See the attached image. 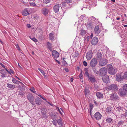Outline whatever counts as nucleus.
Instances as JSON below:
<instances>
[{"instance_id":"f257e3e1","label":"nucleus","mask_w":127,"mask_h":127,"mask_svg":"<svg viewBox=\"0 0 127 127\" xmlns=\"http://www.w3.org/2000/svg\"><path fill=\"white\" fill-rule=\"evenodd\" d=\"M108 68V71L109 74L111 75H114L115 74L117 71L116 68H114L111 64H108L107 65Z\"/></svg>"},{"instance_id":"f03ea898","label":"nucleus","mask_w":127,"mask_h":127,"mask_svg":"<svg viewBox=\"0 0 127 127\" xmlns=\"http://www.w3.org/2000/svg\"><path fill=\"white\" fill-rule=\"evenodd\" d=\"M123 89L119 90V93L120 95H125L127 94V84H124L123 86Z\"/></svg>"},{"instance_id":"7ed1b4c3","label":"nucleus","mask_w":127,"mask_h":127,"mask_svg":"<svg viewBox=\"0 0 127 127\" xmlns=\"http://www.w3.org/2000/svg\"><path fill=\"white\" fill-rule=\"evenodd\" d=\"M99 75L101 76H104L107 73V69L105 67H102L99 70Z\"/></svg>"},{"instance_id":"20e7f679","label":"nucleus","mask_w":127,"mask_h":127,"mask_svg":"<svg viewBox=\"0 0 127 127\" xmlns=\"http://www.w3.org/2000/svg\"><path fill=\"white\" fill-rule=\"evenodd\" d=\"M108 60L105 58H103L99 60L98 64L100 66H104L107 64Z\"/></svg>"},{"instance_id":"39448f33","label":"nucleus","mask_w":127,"mask_h":127,"mask_svg":"<svg viewBox=\"0 0 127 127\" xmlns=\"http://www.w3.org/2000/svg\"><path fill=\"white\" fill-rule=\"evenodd\" d=\"M107 89L108 91H116L118 90V88L116 84H112L108 87Z\"/></svg>"},{"instance_id":"423d86ee","label":"nucleus","mask_w":127,"mask_h":127,"mask_svg":"<svg viewBox=\"0 0 127 127\" xmlns=\"http://www.w3.org/2000/svg\"><path fill=\"white\" fill-rule=\"evenodd\" d=\"M97 59L95 58L92 59L90 62V66L92 68L95 67L97 64Z\"/></svg>"},{"instance_id":"0eeeda50","label":"nucleus","mask_w":127,"mask_h":127,"mask_svg":"<svg viewBox=\"0 0 127 127\" xmlns=\"http://www.w3.org/2000/svg\"><path fill=\"white\" fill-rule=\"evenodd\" d=\"M72 3L71 0H64V1L61 3L63 6H67L68 5H71Z\"/></svg>"},{"instance_id":"6e6552de","label":"nucleus","mask_w":127,"mask_h":127,"mask_svg":"<svg viewBox=\"0 0 127 127\" xmlns=\"http://www.w3.org/2000/svg\"><path fill=\"white\" fill-rule=\"evenodd\" d=\"M84 94L86 97H88V96L91 94L88 86L85 87L84 89Z\"/></svg>"},{"instance_id":"1a4fd4ad","label":"nucleus","mask_w":127,"mask_h":127,"mask_svg":"<svg viewBox=\"0 0 127 127\" xmlns=\"http://www.w3.org/2000/svg\"><path fill=\"white\" fill-rule=\"evenodd\" d=\"M27 99L31 103L32 102L34 99V98L32 93H29L27 95Z\"/></svg>"},{"instance_id":"9d476101","label":"nucleus","mask_w":127,"mask_h":127,"mask_svg":"<svg viewBox=\"0 0 127 127\" xmlns=\"http://www.w3.org/2000/svg\"><path fill=\"white\" fill-rule=\"evenodd\" d=\"M119 98L118 95L116 93L113 94L110 96L111 100L114 101L118 100Z\"/></svg>"},{"instance_id":"9b49d317","label":"nucleus","mask_w":127,"mask_h":127,"mask_svg":"<svg viewBox=\"0 0 127 127\" xmlns=\"http://www.w3.org/2000/svg\"><path fill=\"white\" fill-rule=\"evenodd\" d=\"M124 79V76H122L120 74H117L116 75V79L118 82L122 81Z\"/></svg>"},{"instance_id":"f8f14e48","label":"nucleus","mask_w":127,"mask_h":127,"mask_svg":"<svg viewBox=\"0 0 127 127\" xmlns=\"http://www.w3.org/2000/svg\"><path fill=\"white\" fill-rule=\"evenodd\" d=\"M93 52L92 50L88 51L86 54V58L87 60H90L92 57Z\"/></svg>"},{"instance_id":"ddd939ff","label":"nucleus","mask_w":127,"mask_h":127,"mask_svg":"<svg viewBox=\"0 0 127 127\" xmlns=\"http://www.w3.org/2000/svg\"><path fill=\"white\" fill-rule=\"evenodd\" d=\"M98 41V38L95 37L92 39L91 41V43L94 45H96Z\"/></svg>"},{"instance_id":"4468645a","label":"nucleus","mask_w":127,"mask_h":127,"mask_svg":"<svg viewBox=\"0 0 127 127\" xmlns=\"http://www.w3.org/2000/svg\"><path fill=\"white\" fill-rule=\"evenodd\" d=\"M102 116V115L99 112H97L94 115L95 118L98 120L100 119Z\"/></svg>"},{"instance_id":"2eb2a0df","label":"nucleus","mask_w":127,"mask_h":127,"mask_svg":"<svg viewBox=\"0 0 127 127\" xmlns=\"http://www.w3.org/2000/svg\"><path fill=\"white\" fill-rule=\"evenodd\" d=\"M94 32L96 34H98L100 32L101 30L99 28V26L98 25H97L95 27L94 30Z\"/></svg>"},{"instance_id":"dca6fc26","label":"nucleus","mask_w":127,"mask_h":127,"mask_svg":"<svg viewBox=\"0 0 127 127\" xmlns=\"http://www.w3.org/2000/svg\"><path fill=\"white\" fill-rule=\"evenodd\" d=\"M41 112L42 115V117L45 119H47L48 118V116L46 115V112L45 109H42L41 110Z\"/></svg>"},{"instance_id":"f3484780","label":"nucleus","mask_w":127,"mask_h":127,"mask_svg":"<svg viewBox=\"0 0 127 127\" xmlns=\"http://www.w3.org/2000/svg\"><path fill=\"white\" fill-rule=\"evenodd\" d=\"M103 77L102 78V80L104 83H108L110 82V80L108 76L107 75Z\"/></svg>"},{"instance_id":"a211bd4d","label":"nucleus","mask_w":127,"mask_h":127,"mask_svg":"<svg viewBox=\"0 0 127 127\" xmlns=\"http://www.w3.org/2000/svg\"><path fill=\"white\" fill-rule=\"evenodd\" d=\"M49 11V9L45 7L43 8L41 10V12L42 14L45 16L48 14Z\"/></svg>"},{"instance_id":"6ab92c4d","label":"nucleus","mask_w":127,"mask_h":127,"mask_svg":"<svg viewBox=\"0 0 127 127\" xmlns=\"http://www.w3.org/2000/svg\"><path fill=\"white\" fill-rule=\"evenodd\" d=\"M103 56L101 52H98L96 54V58L97 60H99L102 59H103Z\"/></svg>"},{"instance_id":"aec40b11","label":"nucleus","mask_w":127,"mask_h":127,"mask_svg":"<svg viewBox=\"0 0 127 127\" xmlns=\"http://www.w3.org/2000/svg\"><path fill=\"white\" fill-rule=\"evenodd\" d=\"M60 5L59 4H56L53 7L54 11L55 13H58L59 11Z\"/></svg>"},{"instance_id":"412c9836","label":"nucleus","mask_w":127,"mask_h":127,"mask_svg":"<svg viewBox=\"0 0 127 127\" xmlns=\"http://www.w3.org/2000/svg\"><path fill=\"white\" fill-rule=\"evenodd\" d=\"M52 56L55 58H57L59 56V54L58 52L55 50H53L52 51Z\"/></svg>"},{"instance_id":"4be33fe9","label":"nucleus","mask_w":127,"mask_h":127,"mask_svg":"<svg viewBox=\"0 0 127 127\" xmlns=\"http://www.w3.org/2000/svg\"><path fill=\"white\" fill-rule=\"evenodd\" d=\"M35 101L36 104L38 105H40L41 103V99L38 97L36 98Z\"/></svg>"},{"instance_id":"5701e85b","label":"nucleus","mask_w":127,"mask_h":127,"mask_svg":"<svg viewBox=\"0 0 127 127\" xmlns=\"http://www.w3.org/2000/svg\"><path fill=\"white\" fill-rule=\"evenodd\" d=\"M22 15L24 16H27L29 14V10L27 9H26L23 10L22 13Z\"/></svg>"},{"instance_id":"b1692460","label":"nucleus","mask_w":127,"mask_h":127,"mask_svg":"<svg viewBox=\"0 0 127 127\" xmlns=\"http://www.w3.org/2000/svg\"><path fill=\"white\" fill-rule=\"evenodd\" d=\"M96 95L97 98L101 99L103 98V94L100 92H97L96 93Z\"/></svg>"},{"instance_id":"393cba45","label":"nucleus","mask_w":127,"mask_h":127,"mask_svg":"<svg viewBox=\"0 0 127 127\" xmlns=\"http://www.w3.org/2000/svg\"><path fill=\"white\" fill-rule=\"evenodd\" d=\"M7 87L11 90H13L15 88V86L13 84L7 83Z\"/></svg>"},{"instance_id":"a878e982","label":"nucleus","mask_w":127,"mask_h":127,"mask_svg":"<svg viewBox=\"0 0 127 127\" xmlns=\"http://www.w3.org/2000/svg\"><path fill=\"white\" fill-rule=\"evenodd\" d=\"M114 108L117 111H119L120 112H122L123 110V107L119 106H118Z\"/></svg>"},{"instance_id":"bb28decb","label":"nucleus","mask_w":127,"mask_h":127,"mask_svg":"<svg viewBox=\"0 0 127 127\" xmlns=\"http://www.w3.org/2000/svg\"><path fill=\"white\" fill-rule=\"evenodd\" d=\"M57 123L59 125H61V127L63 125V123L61 118L60 119H58L57 120Z\"/></svg>"},{"instance_id":"cd10ccee","label":"nucleus","mask_w":127,"mask_h":127,"mask_svg":"<svg viewBox=\"0 0 127 127\" xmlns=\"http://www.w3.org/2000/svg\"><path fill=\"white\" fill-rule=\"evenodd\" d=\"M113 119L111 118L108 117L107 118L106 121L108 123L110 124H112V123L113 122Z\"/></svg>"},{"instance_id":"c85d7f7f","label":"nucleus","mask_w":127,"mask_h":127,"mask_svg":"<svg viewBox=\"0 0 127 127\" xmlns=\"http://www.w3.org/2000/svg\"><path fill=\"white\" fill-rule=\"evenodd\" d=\"M106 112L107 113H111L112 112V108L111 107H109L106 108Z\"/></svg>"},{"instance_id":"c756f323","label":"nucleus","mask_w":127,"mask_h":127,"mask_svg":"<svg viewBox=\"0 0 127 127\" xmlns=\"http://www.w3.org/2000/svg\"><path fill=\"white\" fill-rule=\"evenodd\" d=\"M49 37L50 39L52 40H54V36L53 35V34L52 33H51L49 35Z\"/></svg>"},{"instance_id":"7c9ffc66","label":"nucleus","mask_w":127,"mask_h":127,"mask_svg":"<svg viewBox=\"0 0 127 127\" xmlns=\"http://www.w3.org/2000/svg\"><path fill=\"white\" fill-rule=\"evenodd\" d=\"M65 58H64L63 59V61H62V64L63 65H64L65 66H68V64H67L66 62L64 60V59Z\"/></svg>"},{"instance_id":"2f4dec72","label":"nucleus","mask_w":127,"mask_h":127,"mask_svg":"<svg viewBox=\"0 0 127 127\" xmlns=\"http://www.w3.org/2000/svg\"><path fill=\"white\" fill-rule=\"evenodd\" d=\"M51 45H52L51 43L49 42H47V48L50 50H51L52 49Z\"/></svg>"},{"instance_id":"473e14b6","label":"nucleus","mask_w":127,"mask_h":127,"mask_svg":"<svg viewBox=\"0 0 127 127\" xmlns=\"http://www.w3.org/2000/svg\"><path fill=\"white\" fill-rule=\"evenodd\" d=\"M88 78L89 79L90 81L92 83H94L95 82V80L94 77H90Z\"/></svg>"},{"instance_id":"72a5a7b5","label":"nucleus","mask_w":127,"mask_h":127,"mask_svg":"<svg viewBox=\"0 0 127 127\" xmlns=\"http://www.w3.org/2000/svg\"><path fill=\"white\" fill-rule=\"evenodd\" d=\"M38 69L41 73L44 76V77H46V76L45 73L44 72L42 69L40 68H38Z\"/></svg>"},{"instance_id":"f704fd0d","label":"nucleus","mask_w":127,"mask_h":127,"mask_svg":"<svg viewBox=\"0 0 127 127\" xmlns=\"http://www.w3.org/2000/svg\"><path fill=\"white\" fill-rule=\"evenodd\" d=\"M92 69L93 70L94 72L97 74H99V71H97L95 67L92 68Z\"/></svg>"},{"instance_id":"c9c22d12","label":"nucleus","mask_w":127,"mask_h":127,"mask_svg":"<svg viewBox=\"0 0 127 127\" xmlns=\"http://www.w3.org/2000/svg\"><path fill=\"white\" fill-rule=\"evenodd\" d=\"M81 34L82 35H84L86 33V31L82 30L81 31Z\"/></svg>"},{"instance_id":"e433bc0d","label":"nucleus","mask_w":127,"mask_h":127,"mask_svg":"<svg viewBox=\"0 0 127 127\" xmlns=\"http://www.w3.org/2000/svg\"><path fill=\"white\" fill-rule=\"evenodd\" d=\"M86 26L87 27H92V24L90 22H88L86 25Z\"/></svg>"},{"instance_id":"4c0bfd02","label":"nucleus","mask_w":127,"mask_h":127,"mask_svg":"<svg viewBox=\"0 0 127 127\" xmlns=\"http://www.w3.org/2000/svg\"><path fill=\"white\" fill-rule=\"evenodd\" d=\"M12 81L13 83L14 84H17L18 83H17L18 80H16V79L14 78H13Z\"/></svg>"},{"instance_id":"58836bf2","label":"nucleus","mask_w":127,"mask_h":127,"mask_svg":"<svg viewBox=\"0 0 127 127\" xmlns=\"http://www.w3.org/2000/svg\"><path fill=\"white\" fill-rule=\"evenodd\" d=\"M89 107L90 108V112L92 111V110L93 108L94 104L92 103H90L89 104Z\"/></svg>"},{"instance_id":"ea45409f","label":"nucleus","mask_w":127,"mask_h":127,"mask_svg":"<svg viewBox=\"0 0 127 127\" xmlns=\"http://www.w3.org/2000/svg\"><path fill=\"white\" fill-rule=\"evenodd\" d=\"M34 89V88L33 87H32L31 88L29 89V90L33 93H35V92H36V91H34L33 90Z\"/></svg>"},{"instance_id":"a19ab883","label":"nucleus","mask_w":127,"mask_h":127,"mask_svg":"<svg viewBox=\"0 0 127 127\" xmlns=\"http://www.w3.org/2000/svg\"><path fill=\"white\" fill-rule=\"evenodd\" d=\"M36 95H37L39 96L41 98L43 99L44 100L46 101V99L44 98L41 95H37V93H36V92H35V93H34Z\"/></svg>"},{"instance_id":"79ce46f5","label":"nucleus","mask_w":127,"mask_h":127,"mask_svg":"<svg viewBox=\"0 0 127 127\" xmlns=\"http://www.w3.org/2000/svg\"><path fill=\"white\" fill-rule=\"evenodd\" d=\"M122 122H119L117 124V126L116 127H120L122 126Z\"/></svg>"},{"instance_id":"37998d69","label":"nucleus","mask_w":127,"mask_h":127,"mask_svg":"<svg viewBox=\"0 0 127 127\" xmlns=\"http://www.w3.org/2000/svg\"><path fill=\"white\" fill-rule=\"evenodd\" d=\"M51 118L53 120L57 118V116L56 114L51 115Z\"/></svg>"},{"instance_id":"c03bdc74","label":"nucleus","mask_w":127,"mask_h":127,"mask_svg":"<svg viewBox=\"0 0 127 127\" xmlns=\"http://www.w3.org/2000/svg\"><path fill=\"white\" fill-rule=\"evenodd\" d=\"M30 5L31 6H37L36 4L34 3V2H31L30 3Z\"/></svg>"},{"instance_id":"a18cd8bd","label":"nucleus","mask_w":127,"mask_h":127,"mask_svg":"<svg viewBox=\"0 0 127 127\" xmlns=\"http://www.w3.org/2000/svg\"><path fill=\"white\" fill-rule=\"evenodd\" d=\"M51 0H44L43 2L44 3L47 4L50 2Z\"/></svg>"},{"instance_id":"49530a36","label":"nucleus","mask_w":127,"mask_h":127,"mask_svg":"<svg viewBox=\"0 0 127 127\" xmlns=\"http://www.w3.org/2000/svg\"><path fill=\"white\" fill-rule=\"evenodd\" d=\"M85 76H88V78H89V74L87 70V71H86L85 73Z\"/></svg>"},{"instance_id":"de8ad7c7","label":"nucleus","mask_w":127,"mask_h":127,"mask_svg":"<svg viewBox=\"0 0 127 127\" xmlns=\"http://www.w3.org/2000/svg\"><path fill=\"white\" fill-rule=\"evenodd\" d=\"M30 38L35 42H36L38 41L37 40L35 37L32 38Z\"/></svg>"},{"instance_id":"09e8293b","label":"nucleus","mask_w":127,"mask_h":127,"mask_svg":"<svg viewBox=\"0 0 127 127\" xmlns=\"http://www.w3.org/2000/svg\"><path fill=\"white\" fill-rule=\"evenodd\" d=\"M124 79L127 80V72L124 73Z\"/></svg>"},{"instance_id":"8fccbe9b","label":"nucleus","mask_w":127,"mask_h":127,"mask_svg":"<svg viewBox=\"0 0 127 127\" xmlns=\"http://www.w3.org/2000/svg\"><path fill=\"white\" fill-rule=\"evenodd\" d=\"M75 54L74 55L75 57H77L79 56V54L78 51H75Z\"/></svg>"},{"instance_id":"3c124183","label":"nucleus","mask_w":127,"mask_h":127,"mask_svg":"<svg viewBox=\"0 0 127 127\" xmlns=\"http://www.w3.org/2000/svg\"><path fill=\"white\" fill-rule=\"evenodd\" d=\"M99 88L97 85H95L94 86V89L96 90L99 89Z\"/></svg>"},{"instance_id":"603ef678","label":"nucleus","mask_w":127,"mask_h":127,"mask_svg":"<svg viewBox=\"0 0 127 127\" xmlns=\"http://www.w3.org/2000/svg\"><path fill=\"white\" fill-rule=\"evenodd\" d=\"M56 109H58L59 112L60 113V114L61 115H62V112H61V111H60L59 108L58 107H56Z\"/></svg>"},{"instance_id":"864d4df0","label":"nucleus","mask_w":127,"mask_h":127,"mask_svg":"<svg viewBox=\"0 0 127 127\" xmlns=\"http://www.w3.org/2000/svg\"><path fill=\"white\" fill-rule=\"evenodd\" d=\"M16 48L17 50H19V51H20L21 50L18 44H17L16 45Z\"/></svg>"},{"instance_id":"5fc2aeb1","label":"nucleus","mask_w":127,"mask_h":127,"mask_svg":"<svg viewBox=\"0 0 127 127\" xmlns=\"http://www.w3.org/2000/svg\"><path fill=\"white\" fill-rule=\"evenodd\" d=\"M84 65L85 66H87V63L85 61H84L83 62Z\"/></svg>"},{"instance_id":"6e6d98bb","label":"nucleus","mask_w":127,"mask_h":127,"mask_svg":"<svg viewBox=\"0 0 127 127\" xmlns=\"http://www.w3.org/2000/svg\"><path fill=\"white\" fill-rule=\"evenodd\" d=\"M79 77L81 79H83V76L82 75V74H81V73L80 74V75H79Z\"/></svg>"},{"instance_id":"4d7b16f0","label":"nucleus","mask_w":127,"mask_h":127,"mask_svg":"<svg viewBox=\"0 0 127 127\" xmlns=\"http://www.w3.org/2000/svg\"><path fill=\"white\" fill-rule=\"evenodd\" d=\"M1 74H2L1 75V76L2 77H5V76L6 75L3 73H1Z\"/></svg>"},{"instance_id":"13d9d810","label":"nucleus","mask_w":127,"mask_h":127,"mask_svg":"<svg viewBox=\"0 0 127 127\" xmlns=\"http://www.w3.org/2000/svg\"><path fill=\"white\" fill-rule=\"evenodd\" d=\"M24 92H21L19 93V94L23 96L24 94Z\"/></svg>"},{"instance_id":"bf43d9fd","label":"nucleus","mask_w":127,"mask_h":127,"mask_svg":"<svg viewBox=\"0 0 127 127\" xmlns=\"http://www.w3.org/2000/svg\"><path fill=\"white\" fill-rule=\"evenodd\" d=\"M94 103L96 105V106H97L98 105V103H97V102L96 101L94 100Z\"/></svg>"},{"instance_id":"052dcab7","label":"nucleus","mask_w":127,"mask_h":127,"mask_svg":"<svg viewBox=\"0 0 127 127\" xmlns=\"http://www.w3.org/2000/svg\"><path fill=\"white\" fill-rule=\"evenodd\" d=\"M87 39H86V41H88L90 39V36L88 35L87 36Z\"/></svg>"},{"instance_id":"680f3d73","label":"nucleus","mask_w":127,"mask_h":127,"mask_svg":"<svg viewBox=\"0 0 127 127\" xmlns=\"http://www.w3.org/2000/svg\"><path fill=\"white\" fill-rule=\"evenodd\" d=\"M52 123H53V124L55 125V126H56L57 125V124L56 123V122H55L54 121H53L52 122Z\"/></svg>"},{"instance_id":"e2e57ef3","label":"nucleus","mask_w":127,"mask_h":127,"mask_svg":"<svg viewBox=\"0 0 127 127\" xmlns=\"http://www.w3.org/2000/svg\"><path fill=\"white\" fill-rule=\"evenodd\" d=\"M0 64L3 68H5V66L2 63H0Z\"/></svg>"},{"instance_id":"0e129e2a","label":"nucleus","mask_w":127,"mask_h":127,"mask_svg":"<svg viewBox=\"0 0 127 127\" xmlns=\"http://www.w3.org/2000/svg\"><path fill=\"white\" fill-rule=\"evenodd\" d=\"M5 69L11 75V73L6 68H5Z\"/></svg>"},{"instance_id":"69168bd1","label":"nucleus","mask_w":127,"mask_h":127,"mask_svg":"<svg viewBox=\"0 0 127 127\" xmlns=\"http://www.w3.org/2000/svg\"><path fill=\"white\" fill-rule=\"evenodd\" d=\"M65 71L66 72H68L69 71V70L68 68H65L64 69Z\"/></svg>"},{"instance_id":"338daca9","label":"nucleus","mask_w":127,"mask_h":127,"mask_svg":"<svg viewBox=\"0 0 127 127\" xmlns=\"http://www.w3.org/2000/svg\"><path fill=\"white\" fill-rule=\"evenodd\" d=\"M55 60L58 63V64H61V62H60L59 61H58V60Z\"/></svg>"},{"instance_id":"774afa93","label":"nucleus","mask_w":127,"mask_h":127,"mask_svg":"<svg viewBox=\"0 0 127 127\" xmlns=\"http://www.w3.org/2000/svg\"><path fill=\"white\" fill-rule=\"evenodd\" d=\"M27 27L29 28H30L31 27V25L30 24H27Z\"/></svg>"}]
</instances>
